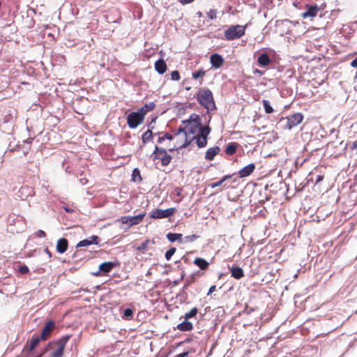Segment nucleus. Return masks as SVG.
<instances>
[{
  "label": "nucleus",
  "mask_w": 357,
  "mask_h": 357,
  "mask_svg": "<svg viewBox=\"0 0 357 357\" xmlns=\"http://www.w3.org/2000/svg\"><path fill=\"white\" fill-rule=\"evenodd\" d=\"M55 327V324L53 321H48L42 330L40 335L43 340H46L51 334L52 331Z\"/></svg>",
  "instance_id": "9b49d317"
},
{
  "label": "nucleus",
  "mask_w": 357,
  "mask_h": 357,
  "mask_svg": "<svg viewBox=\"0 0 357 357\" xmlns=\"http://www.w3.org/2000/svg\"><path fill=\"white\" fill-rule=\"evenodd\" d=\"M32 141H33V139H32V138H29V139H26V140L24 141V142H26V143H27V144H30V143H31V142H32Z\"/></svg>",
  "instance_id": "4d7b16f0"
},
{
  "label": "nucleus",
  "mask_w": 357,
  "mask_h": 357,
  "mask_svg": "<svg viewBox=\"0 0 357 357\" xmlns=\"http://www.w3.org/2000/svg\"><path fill=\"white\" fill-rule=\"evenodd\" d=\"M257 62L261 66H267L271 63V59L266 53H262L258 56Z\"/></svg>",
  "instance_id": "412c9836"
},
{
  "label": "nucleus",
  "mask_w": 357,
  "mask_h": 357,
  "mask_svg": "<svg viewBox=\"0 0 357 357\" xmlns=\"http://www.w3.org/2000/svg\"><path fill=\"white\" fill-rule=\"evenodd\" d=\"M210 131H211V129L208 126H204V127L201 126V130H199V134L204 137H206L207 138V136L209 135Z\"/></svg>",
  "instance_id": "e433bc0d"
},
{
  "label": "nucleus",
  "mask_w": 357,
  "mask_h": 357,
  "mask_svg": "<svg viewBox=\"0 0 357 357\" xmlns=\"http://www.w3.org/2000/svg\"><path fill=\"white\" fill-rule=\"evenodd\" d=\"M45 251L47 253V255H48L49 258H51L52 254H51L50 251L47 248H45Z\"/></svg>",
  "instance_id": "5fc2aeb1"
},
{
  "label": "nucleus",
  "mask_w": 357,
  "mask_h": 357,
  "mask_svg": "<svg viewBox=\"0 0 357 357\" xmlns=\"http://www.w3.org/2000/svg\"><path fill=\"white\" fill-rule=\"evenodd\" d=\"M114 266H115V264L112 261L103 262L101 264H100L99 270H100V271H101L104 273H107L112 271V269L114 267Z\"/></svg>",
  "instance_id": "6ab92c4d"
},
{
  "label": "nucleus",
  "mask_w": 357,
  "mask_h": 357,
  "mask_svg": "<svg viewBox=\"0 0 357 357\" xmlns=\"http://www.w3.org/2000/svg\"><path fill=\"white\" fill-rule=\"evenodd\" d=\"M262 103L265 109L266 113L271 114L273 112V109L270 105V102L267 100H263Z\"/></svg>",
  "instance_id": "c756f323"
},
{
  "label": "nucleus",
  "mask_w": 357,
  "mask_h": 357,
  "mask_svg": "<svg viewBox=\"0 0 357 357\" xmlns=\"http://www.w3.org/2000/svg\"><path fill=\"white\" fill-rule=\"evenodd\" d=\"M22 218V217H18V216H16L15 214H13V215H9V217L8 218V222L10 225H15L16 221L19 222L21 220Z\"/></svg>",
  "instance_id": "2f4dec72"
},
{
  "label": "nucleus",
  "mask_w": 357,
  "mask_h": 357,
  "mask_svg": "<svg viewBox=\"0 0 357 357\" xmlns=\"http://www.w3.org/2000/svg\"><path fill=\"white\" fill-rule=\"evenodd\" d=\"M171 79L173 81H178L180 79V75L178 70H174L171 73Z\"/></svg>",
  "instance_id": "ea45409f"
},
{
  "label": "nucleus",
  "mask_w": 357,
  "mask_h": 357,
  "mask_svg": "<svg viewBox=\"0 0 357 357\" xmlns=\"http://www.w3.org/2000/svg\"><path fill=\"white\" fill-rule=\"evenodd\" d=\"M175 211V208H169L167 209L158 208L151 213L150 217L154 219L165 218L170 217Z\"/></svg>",
  "instance_id": "6e6552de"
},
{
  "label": "nucleus",
  "mask_w": 357,
  "mask_h": 357,
  "mask_svg": "<svg viewBox=\"0 0 357 357\" xmlns=\"http://www.w3.org/2000/svg\"><path fill=\"white\" fill-rule=\"evenodd\" d=\"M70 337V335H66L56 342L57 348L52 352L51 357H63L64 349Z\"/></svg>",
  "instance_id": "0eeeda50"
},
{
  "label": "nucleus",
  "mask_w": 357,
  "mask_h": 357,
  "mask_svg": "<svg viewBox=\"0 0 357 357\" xmlns=\"http://www.w3.org/2000/svg\"><path fill=\"white\" fill-rule=\"evenodd\" d=\"M68 246V241L64 238H61L57 241L56 251L60 254H63L67 250Z\"/></svg>",
  "instance_id": "2eb2a0df"
},
{
  "label": "nucleus",
  "mask_w": 357,
  "mask_h": 357,
  "mask_svg": "<svg viewBox=\"0 0 357 357\" xmlns=\"http://www.w3.org/2000/svg\"><path fill=\"white\" fill-rule=\"evenodd\" d=\"M255 165L254 163H250L245 167H243L238 172V175L241 178H244L250 175L255 170Z\"/></svg>",
  "instance_id": "ddd939ff"
},
{
  "label": "nucleus",
  "mask_w": 357,
  "mask_h": 357,
  "mask_svg": "<svg viewBox=\"0 0 357 357\" xmlns=\"http://www.w3.org/2000/svg\"><path fill=\"white\" fill-rule=\"evenodd\" d=\"M210 61L213 67L215 68H219L222 66L224 62V59L222 56L218 54H213L211 56Z\"/></svg>",
  "instance_id": "f8f14e48"
},
{
  "label": "nucleus",
  "mask_w": 357,
  "mask_h": 357,
  "mask_svg": "<svg viewBox=\"0 0 357 357\" xmlns=\"http://www.w3.org/2000/svg\"><path fill=\"white\" fill-rule=\"evenodd\" d=\"M194 139H196L197 144L199 148H203L207 144V138L199 134L192 136V140Z\"/></svg>",
  "instance_id": "aec40b11"
},
{
  "label": "nucleus",
  "mask_w": 357,
  "mask_h": 357,
  "mask_svg": "<svg viewBox=\"0 0 357 357\" xmlns=\"http://www.w3.org/2000/svg\"><path fill=\"white\" fill-rule=\"evenodd\" d=\"M246 26L234 25L229 27L225 31V38L227 40H233L240 38L245 34Z\"/></svg>",
  "instance_id": "20e7f679"
},
{
  "label": "nucleus",
  "mask_w": 357,
  "mask_h": 357,
  "mask_svg": "<svg viewBox=\"0 0 357 357\" xmlns=\"http://www.w3.org/2000/svg\"><path fill=\"white\" fill-rule=\"evenodd\" d=\"M231 175H226V176H223L220 181H217L215 183H211V188H214L220 186L225 181H227V179L231 178Z\"/></svg>",
  "instance_id": "c85d7f7f"
},
{
  "label": "nucleus",
  "mask_w": 357,
  "mask_h": 357,
  "mask_svg": "<svg viewBox=\"0 0 357 357\" xmlns=\"http://www.w3.org/2000/svg\"><path fill=\"white\" fill-rule=\"evenodd\" d=\"M220 151V149L218 146L211 147L206 151L204 158L206 160H213L215 156L218 154Z\"/></svg>",
  "instance_id": "4468645a"
},
{
  "label": "nucleus",
  "mask_w": 357,
  "mask_h": 357,
  "mask_svg": "<svg viewBox=\"0 0 357 357\" xmlns=\"http://www.w3.org/2000/svg\"><path fill=\"white\" fill-rule=\"evenodd\" d=\"M153 159H158L161 160L162 165H168L171 160L172 157L167 153V151L163 148H159L158 146H155V150L153 153Z\"/></svg>",
  "instance_id": "423d86ee"
},
{
  "label": "nucleus",
  "mask_w": 357,
  "mask_h": 357,
  "mask_svg": "<svg viewBox=\"0 0 357 357\" xmlns=\"http://www.w3.org/2000/svg\"><path fill=\"white\" fill-rule=\"evenodd\" d=\"M215 288L216 287H215V285L211 286L209 288V290H208V292L207 295H209V294H212L215 290Z\"/></svg>",
  "instance_id": "8fccbe9b"
},
{
  "label": "nucleus",
  "mask_w": 357,
  "mask_h": 357,
  "mask_svg": "<svg viewBox=\"0 0 357 357\" xmlns=\"http://www.w3.org/2000/svg\"><path fill=\"white\" fill-rule=\"evenodd\" d=\"M194 0H180L183 4H187L192 2Z\"/></svg>",
  "instance_id": "3c124183"
},
{
  "label": "nucleus",
  "mask_w": 357,
  "mask_h": 357,
  "mask_svg": "<svg viewBox=\"0 0 357 357\" xmlns=\"http://www.w3.org/2000/svg\"><path fill=\"white\" fill-rule=\"evenodd\" d=\"M155 70L160 74H164L167 70V65L165 61L162 59H158L155 63Z\"/></svg>",
  "instance_id": "f3484780"
},
{
  "label": "nucleus",
  "mask_w": 357,
  "mask_h": 357,
  "mask_svg": "<svg viewBox=\"0 0 357 357\" xmlns=\"http://www.w3.org/2000/svg\"><path fill=\"white\" fill-rule=\"evenodd\" d=\"M144 119V113H141L138 110L137 112H132L128 114L127 123L130 128H135L143 122Z\"/></svg>",
  "instance_id": "39448f33"
},
{
  "label": "nucleus",
  "mask_w": 357,
  "mask_h": 357,
  "mask_svg": "<svg viewBox=\"0 0 357 357\" xmlns=\"http://www.w3.org/2000/svg\"><path fill=\"white\" fill-rule=\"evenodd\" d=\"M164 141H165V137L164 136L159 137L158 139V142L160 143V144L162 143Z\"/></svg>",
  "instance_id": "864d4df0"
},
{
  "label": "nucleus",
  "mask_w": 357,
  "mask_h": 357,
  "mask_svg": "<svg viewBox=\"0 0 357 357\" xmlns=\"http://www.w3.org/2000/svg\"><path fill=\"white\" fill-rule=\"evenodd\" d=\"M200 117L198 114H192L190 115L189 120L188 121V123H200Z\"/></svg>",
  "instance_id": "4c0bfd02"
},
{
  "label": "nucleus",
  "mask_w": 357,
  "mask_h": 357,
  "mask_svg": "<svg viewBox=\"0 0 357 357\" xmlns=\"http://www.w3.org/2000/svg\"><path fill=\"white\" fill-rule=\"evenodd\" d=\"M192 324L190 321H188L186 319L177 326V328L181 331H190L192 329Z\"/></svg>",
  "instance_id": "4be33fe9"
},
{
  "label": "nucleus",
  "mask_w": 357,
  "mask_h": 357,
  "mask_svg": "<svg viewBox=\"0 0 357 357\" xmlns=\"http://www.w3.org/2000/svg\"><path fill=\"white\" fill-rule=\"evenodd\" d=\"M351 66L354 68H357V56L351 61Z\"/></svg>",
  "instance_id": "09e8293b"
},
{
  "label": "nucleus",
  "mask_w": 357,
  "mask_h": 357,
  "mask_svg": "<svg viewBox=\"0 0 357 357\" xmlns=\"http://www.w3.org/2000/svg\"><path fill=\"white\" fill-rule=\"evenodd\" d=\"M216 15H217V13H216V10H213V9H211L208 13H207V15L208 17L211 19V20H214L216 18Z\"/></svg>",
  "instance_id": "a19ab883"
},
{
  "label": "nucleus",
  "mask_w": 357,
  "mask_h": 357,
  "mask_svg": "<svg viewBox=\"0 0 357 357\" xmlns=\"http://www.w3.org/2000/svg\"><path fill=\"white\" fill-rule=\"evenodd\" d=\"M357 148V141H355L352 143L351 144V149L354 150L355 149Z\"/></svg>",
  "instance_id": "603ef678"
},
{
  "label": "nucleus",
  "mask_w": 357,
  "mask_h": 357,
  "mask_svg": "<svg viewBox=\"0 0 357 357\" xmlns=\"http://www.w3.org/2000/svg\"><path fill=\"white\" fill-rule=\"evenodd\" d=\"M174 139H176V144L173 148L169 149V151H172L174 150L180 149L181 148H178V146L179 145L183 144L185 142V139H182L181 137H180V138H174Z\"/></svg>",
  "instance_id": "72a5a7b5"
},
{
  "label": "nucleus",
  "mask_w": 357,
  "mask_h": 357,
  "mask_svg": "<svg viewBox=\"0 0 357 357\" xmlns=\"http://www.w3.org/2000/svg\"><path fill=\"white\" fill-rule=\"evenodd\" d=\"M149 241H146L144 242H142L138 247L139 250H144L146 248L147 245L149 244Z\"/></svg>",
  "instance_id": "c03bdc74"
},
{
  "label": "nucleus",
  "mask_w": 357,
  "mask_h": 357,
  "mask_svg": "<svg viewBox=\"0 0 357 357\" xmlns=\"http://www.w3.org/2000/svg\"><path fill=\"white\" fill-rule=\"evenodd\" d=\"M199 103L208 111H212L215 108L213 93L211 90L204 89L199 91L197 97Z\"/></svg>",
  "instance_id": "f03ea898"
},
{
  "label": "nucleus",
  "mask_w": 357,
  "mask_h": 357,
  "mask_svg": "<svg viewBox=\"0 0 357 357\" xmlns=\"http://www.w3.org/2000/svg\"><path fill=\"white\" fill-rule=\"evenodd\" d=\"M176 195L178 196H179L181 195V188H176Z\"/></svg>",
  "instance_id": "6e6d98bb"
},
{
  "label": "nucleus",
  "mask_w": 357,
  "mask_h": 357,
  "mask_svg": "<svg viewBox=\"0 0 357 357\" xmlns=\"http://www.w3.org/2000/svg\"><path fill=\"white\" fill-rule=\"evenodd\" d=\"M200 130L201 123L197 122L188 123L185 127H180L175 133V137H181L182 139H185V142L183 144L179 145L178 148L186 147L192 141V137L190 135H196L199 133Z\"/></svg>",
  "instance_id": "f257e3e1"
},
{
  "label": "nucleus",
  "mask_w": 357,
  "mask_h": 357,
  "mask_svg": "<svg viewBox=\"0 0 357 357\" xmlns=\"http://www.w3.org/2000/svg\"><path fill=\"white\" fill-rule=\"evenodd\" d=\"M167 238L170 242H175L176 241H181L182 234L176 233H168Z\"/></svg>",
  "instance_id": "a878e982"
},
{
  "label": "nucleus",
  "mask_w": 357,
  "mask_h": 357,
  "mask_svg": "<svg viewBox=\"0 0 357 357\" xmlns=\"http://www.w3.org/2000/svg\"><path fill=\"white\" fill-rule=\"evenodd\" d=\"M303 116L301 113H296L287 118H282L280 121L282 128L287 130H291L292 128L298 126L303 121Z\"/></svg>",
  "instance_id": "7ed1b4c3"
},
{
  "label": "nucleus",
  "mask_w": 357,
  "mask_h": 357,
  "mask_svg": "<svg viewBox=\"0 0 357 357\" xmlns=\"http://www.w3.org/2000/svg\"><path fill=\"white\" fill-rule=\"evenodd\" d=\"M100 242V238L98 236L93 235L90 236L87 239H84L82 241H80L77 245V247H85L89 246L90 245H98Z\"/></svg>",
  "instance_id": "9d476101"
},
{
  "label": "nucleus",
  "mask_w": 357,
  "mask_h": 357,
  "mask_svg": "<svg viewBox=\"0 0 357 357\" xmlns=\"http://www.w3.org/2000/svg\"><path fill=\"white\" fill-rule=\"evenodd\" d=\"M133 316V310L131 308H126L123 311V318L127 320H130Z\"/></svg>",
  "instance_id": "7c9ffc66"
},
{
  "label": "nucleus",
  "mask_w": 357,
  "mask_h": 357,
  "mask_svg": "<svg viewBox=\"0 0 357 357\" xmlns=\"http://www.w3.org/2000/svg\"><path fill=\"white\" fill-rule=\"evenodd\" d=\"M197 14L199 17H201V16L202 15V13L200 11H199Z\"/></svg>",
  "instance_id": "bf43d9fd"
},
{
  "label": "nucleus",
  "mask_w": 357,
  "mask_h": 357,
  "mask_svg": "<svg viewBox=\"0 0 357 357\" xmlns=\"http://www.w3.org/2000/svg\"><path fill=\"white\" fill-rule=\"evenodd\" d=\"M155 107V104L153 102H151L149 104L144 105L139 111L141 113H144V115L147 112L153 110Z\"/></svg>",
  "instance_id": "bb28decb"
},
{
  "label": "nucleus",
  "mask_w": 357,
  "mask_h": 357,
  "mask_svg": "<svg viewBox=\"0 0 357 357\" xmlns=\"http://www.w3.org/2000/svg\"><path fill=\"white\" fill-rule=\"evenodd\" d=\"M145 213L139 214L135 216H124L122 217L121 221L123 224H126L128 227H131L139 224L144 217Z\"/></svg>",
  "instance_id": "1a4fd4ad"
},
{
  "label": "nucleus",
  "mask_w": 357,
  "mask_h": 357,
  "mask_svg": "<svg viewBox=\"0 0 357 357\" xmlns=\"http://www.w3.org/2000/svg\"><path fill=\"white\" fill-rule=\"evenodd\" d=\"M132 180L134 181H141L142 178L140 176V172L138 169H137V168L134 169V170L132 171Z\"/></svg>",
  "instance_id": "473e14b6"
},
{
  "label": "nucleus",
  "mask_w": 357,
  "mask_h": 357,
  "mask_svg": "<svg viewBox=\"0 0 357 357\" xmlns=\"http://www.w3.org/2000/svg\"><path fill=\"white\" fill-rule=\"evenodd\" d=\"M194 264L202 270H205L208 266V263L204 259L199 257L195 259Z\"/></svg>",
  "instance_id": "5701e85b"
},
{
  "label": "nucleus",
  "mask_w": 357,
  "mask_h": 357,
  "mask_svg": "<svg viewBox=\"0 0 357 357\" xmlns=\"http://www.w3.org/2000/svg\"><path fill=\"white\" fill-rule=\"evenodd\" d=\"M205 73L206 72L203 70H199L197 71L193 72L192 74V77L195 79L202 78L204 76Z\"/></svg>",
  "instance_id": "f704fd0d"
},
{
  "label": "nucleus",
  "mask_w": 357,
  "mask_h": 357,
  "mask_svg": "<svg viewBox=\"0 0 357 357\" xmlns=\"http://www.w3.org/2000/svg\"><path fill=\"white\" fill-rule=\"evenodd\" d=\"M197 307L192 308L188 312H187L185 314V319L187 320L188 319H190L193 317H195L197 314Z\"/></svg>",
  "instance_id": "c9c22d12"
},
{
  "label": "nucleus",
  "mask_w": 357,
  "mask_h": 357,
  "mask_svg": "<svg viewBox=\"0 0 357 357\" xmlns=\"http://www.w3.org/2000/svg\"><path fill=\"white\" fill-rule=\"evenodd\" d=\"M164 137H165V139H169V140H172V139H174V138H176L175 137V134L174 135H170L169 133H166L164 135Z\"/></svg>",
  "instance_id": "49530a36"
},
{
  "label": "nucleus",
  "mask_w": 357,
  "mask_h": 357,
  "mask_svg": "<svg viewBox=\"0 0 357 357\" xmlns=\"http://www.w3.org/2000/svg\"><path fill=\"white\" fill-rule=\"evenodd\" d=\"M229 269L231 271V276L236 280H240L244 276L243 270L241 267L232 266L229 268Z\"/></svg>",
  "instance_id": "a211bd4d"
},
{
  "label": "nucleus",
  "mask_w": 357,
  "mask_h": 357,
  "mask_svg": "<svg viewBox=\"0 0 357 357\" xmlns=\"http://www.w3.org/2000/svg\"><path fill=\"white\" fill-rule=\"evenodd\" d=\"M320 180H321V177H320V176H319V178H318V180H317V181H320Z\"/></svg>",
  "instance_id": "052dcab7"
},
{
  "label": "nucleus",
  "mask_w": 357,
  "mask_h": 357,
  "mask_svg": "<svg viewBox=\"0 0 357 357\" xmlns=\"http://www.w3.org/2000/svg\"><path fill=\"white\" fill-rule=\"evenodd\" d=\"M238 147V144L236 142L229 143L226 147L225 153L226 154L231 155L236 151Z\"/></svg>",
  "instance_id": "393cba45"
},
{
  "label": "nucleus",
  "mask_w": 357,
  "mask_h": 357,
  "mask_svg": "<svg viewBox=\"0 0 357 357\" xmlns=\"http://www.w3.org/2000/svg\"><path fill=\"white\" fill-rule=\"evenodd\" d=\"M189 354H190L189 351H185V352H183V353L176 355L174 357H188Z\"/></svg>",
  "instance_id": "de8ad7c7"
},
{
  "label": "nucleus",
  "mask_w": 357,
  "mask_h": 357,
  "mask_svg": "<svg viewBox=\"0 0 357 357\" xmlns=\"http://www.w3.org/2000/svg\"><path fill=\"white\" fill-rule=\"evenodd\" d=\"M64 208H65L66 211H67V212H73V209L68 208L67 207H65Z\"/></svg>",
  "instance_id": "13d9d810"
},
{
  "label": "nucleus",
  "mask_w": 357,
  "mask_h": 357,
  "mask_svg": "<svg viewBox=\"0 0 357 357\" xmlns=\"http://www.w3.org/2000/svg\"><path fill=\"white\" fill-rule=\"evenodd\" d=\"M36 236L39 238H44L45 237V233L44 231L40 229L36 233Z\"/></svg>",
  "instance_id": "a18cd8bd"
},
{
  "label": "nucleus",
  "mask_w": 357,
  "mask_h": 357,
  "mask_svg": "<svg viewBox=\"0 0 357 357\" xmlns=\"http://www.w3.org/2000/svg\"><path fill=\"white\" fill-rule=\"evenodd\" d=\"M18 271L22 274H26L29 272V268L26 265L20 266L18 268Z\"/></svg>",
  "instance_id": "79ce46f5"
},
{
  "label": "nucleus",
  "mask_w": 357,
  "mask_h": 357,
  "mask_svg": "<svg viewBox=\"0 0 357 357\" xmlns=\"http://www.w3.org/2000/svg\"><path fill=\"white\" fill-rule=\"evenodd\" d=\"M153 139V132L151 130H147L142 135V139L144 144H146L148 142L152 140Z\"/></svg>",
  "instance_id": "cd10ccee"
},
{
  "label": "nucleus",
  "mask_w": 357,
  "mask_h": 357,
  "mask_svg": "<svg viewBox=\"0 0 357 357\" xmlns=\"http://www.w3.org/2000/svg\"><path fill=\"white\" fill-rule=\"evenodd\" d=\"M43 340V338L42 337L41 335H40V336H38V335H33L31 337V342H30L29 350L30 351L33 350L36 348V347L39 344L40 340Z\"/></svg>",
  "instance_id": "b1692460"
},
{
  "label": "nucleus",
  "mask_w": 357,
  "mask_h": 357,
  "mask_svg": "<svg viewBox=\"0 0 357 357\" xmlns=\"http://www.w3.org/2000/svg\"><path fill=\"white\" fill-rule=\"evenodd\" d=\"M175 252H176L175 248H172L169 250H168L165 253L166 259L167 261H169L172 258V255L175 253Z\"/></svg>",
  "instance_id": "58836bf2"
},
{
  "label": "nucleus",
  "mask_w": 357,
  "mask_h": 357,
  "mask_svg": "<svg viewBox=\"0 0 357 357\" xmlns=\"http://www.w3.org/2000/svg\"><path fill=\"white\" fill-rule=\"evenodd\" d=\"M319 8L317 6H312L307 8V10L303 13L304 18L313 17L317 15Z\"/></svg>",
  "instance_id": "dca6fc26"
},
{
  "label": "nucleus",
  "mask_w": 357,
  "mask_h": 357,
  "mask_svg": "<svg viewBox=\"0 0 357 357\" xmlns=\"http://www.w3.org/2000/svg\"><path fill=\"white\" fill-rule=\"evenodd\" d=\"M198 238L197 235L186 236L185 237V242H192Z\"/></svg>",
  "instance_id": "37998d69"
}]
</instances>
